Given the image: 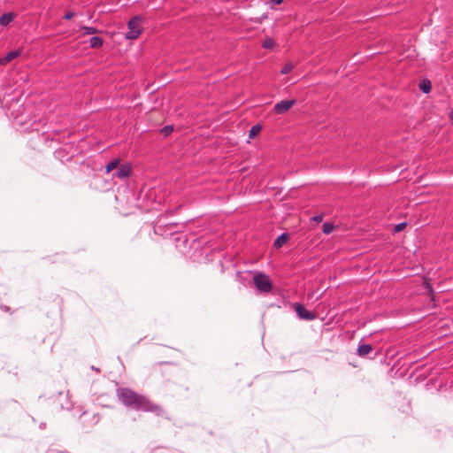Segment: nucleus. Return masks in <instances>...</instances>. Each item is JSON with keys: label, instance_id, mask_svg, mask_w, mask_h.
I'll use <instances>...</instances> for the list:
<instances>
[{"label": "nucleus", "instance_id": "nucleus-1", "mask_svg": "<svg viewBox=\"0 0 453 453\" xmlns=\"http://www.w3.org/2000/svg\"><path fill=\"white\" fill-rule=\"evenodd\" d=\"M118 399L127 408L146 412H158L160 407L153 403L146 396L141 395L129 388H119L117 391Z\"/></svg>", "mask_w": 453, "mask_h": 453}, {"label": "nucleus", "instance_id": "nucleus-2", "mask_svg": "<svg viewBox=\"0 0 453 453\" xmlns=\"http://www.w3.org/2000/svg\"><path fill=\"white\" fill-rule=\"evenodd\" d=\"M128 32L123 34V37L129 40H134L142 33V19L140 16L133 17L127 23Z\"/></svg>", "mask_w": 453, "mask_h": 453}, {"label": "nucleus", "instance_id": "nucleus-3", "mask_svg": "<svg viewBox=\"0 0 453 453\" xmlns=\"http://www.w3.org/2000/svg\"><path fill=\"white\" fill-rule=\"evenodd\" d=\"M256 288L263 293H268L272 289V283L267 275L262 273H256L253 278Z\"/></svg>", "mask_w": 453, "mask_h": 453}, {"label": "nucleus", "instance_id": "nucleus-4", "mask_svg": "<svg viewBox=\"0 0 453 453\" xmlns=\"http://www.w3.org/2000/svg\"><path fill=\"white\" fill-rule=\"evenodd\" d=\"M91 186L100 192H107L112 188L113 182L112 179H105L101 175H97L93 178Z\"/></svg>", "mask_w": 453, "mask_h": 453}, {"label": "nucleus", "instance_id": "nucleus-5", "mask_svg": "<svg viewBox=\"0 0 453 453\" xmlns=\"http://www.w3.org/2000/svg\"><path fill=\"white\" fill-rule=\"evenodd\" d=\"M119 159L115 158V177L125 180L132 173V165L130 163H125L119 165Z\"/></svg>", "mask_w": 453, "mask_h": 453}, {"label": "nucleus", "instance_id": "nucleus-6", "mask_svg": "<svg viewBox=\"0 0 453 453\" xmlns=\"http://www.w3.org/2000/svg\"><path fill=\"white\" fill-rule=\"evenodd\" d=\"M293 308L301 319L314 320L316 319V315L313 312L307 311L305 307L299 303H295Z\"/></svg>", "mask_w": 453, "mask_h": 453}, {"label": "nucleus", "instance_id": "nucleus-7", "mask_svg": "<svg viewBox=\"0 0 453 453\" xmlns=\"http://www.w3.org/2000/svg\"><path fill=\"white\" fill-rule=\"evenodd\" d=\"M296 104V101L295 99L282 100L275 104L273 111L276 114H284L288 111Z\"/></svg>", "mask_w": 453, "mask_h": 453}, {"label": "nucleus", "instance_id": "nucleus-8", "mask_svg": "<svg viewBox=\"0 0 453 453\" xmlns=\"http://www.w3.org/2000/svg\"><path fill=\"white\" fill-rule=\"evenodd\" d=\"M58 402L59 405V409L61 410H71L73 403L68 397V394H65L63 392H59L58 395Z\"/></svg>", "mask_w": 453, "mask_h": 453}, {"label": "nucleus", "instance_id": "nucleus-9", "mask_svg": "<svg viewBox=\"0 0 453 453\" xmlns=\"http://www.w3.org/2000/svg\"><path fill=\"white\" fill-rule=\"evenodd\" d=\"M94 401L102 407H110L112 402L111 395L105 394L98 395Z\"/></svg>", "mask_w": 453, "mask_h": 453}, {"label": "nucleus", "instance_id": "nucleus-10", "mask_svg": "<svg viewBox=\"0 0 453 453\" xmlns=\"http://www.w3.org/2000/svg\"><path fill=\"white\" fill-rule=\"evenodd\" d=\"M20 50H12L8 52L6 56L0 60V64L6 65L10 63L13 59L17 58L20 55Z\"/></svg>", "mask_w": 453, "mask_h": 453}, {"label": "nucleus", "instance_id": "nucleus-11", "mask_svg": "<svg viewBox=\"0 0 453 453\" xmlns=\"http://www.w3.org/2000/svg\"><path fill=\"white\" fill-rule=\"evenodd\" d=\"M14 16L12 13H4L0 17V25L3 27L8 26L13 19Z\"/></svg>", "mask_w": 453, "mask_h": 453}, {"label": "nucleus", "instance_id": "nucleus-12", "mask_svg": "<svg viewBox=\"0 0 453 453\" xmlns=\"http://www.w3.org/2000/svg\"><path fill=\"white\" fill-rule=\"evenodd\" d=\"M372 350V348L370 344H361L357 349V353L359 356L364 357L369 354Z\"/></svg>", "mask_w": 453, "mask_h": 453}, {"label": "nucleus", "instance_id": "nucleus-13", "mask_svg": "<svg viewBox=\"0 0 453 453\" xmlns=\"http://www.w3.org/2000/svg\"><path fill=\"white\" fill-rule=\"evenodd\" d=\"M288 234H281L275 241H274V247L280 248L287 241H288Z\"/></svg>", "mask_w": 453, "mask_h": 453}, {"label": "nucleus", "instance_id": "nucleus-14", "mask_svg": "<svg viewBox=\"0 0 453 453\" xmlns=\"http://www.w3.org/2000/svg\"><path fill=\"white\" fill-rule=\"evenodd\" d=\"M275 46V42L271 37H265L262 42V47L266 50H272Z\"/></svg>", "mask_w": 453, "mask_h": 453}, {"label": "nucleus", "instance_id": "nucleus-15", "mask_svg": "<svg viewBox=\"0 0 453 453\" xmlns=\"http://www.w3.org/2000/svg\"><path fill=\"white\" fill-rule=\"evenodd\" d=\"M419 88L420 90H422L424 93L427 94L431 91V88H432V85H431V82L427 80H425L423 81H421L419 83Z\"/></svg>", "mask_w": 453, "mask_h": 453}, {"label": "nucleus", "instance_id": "nucleus-16", "mask_svg": "<svg viewBox=\"0 0 453 453\" xmlns=\"http://www.w3.org/2000/svg\"><path fill=\"white\" fill-rule=\"evenodd\" d=\"M89 42L91 47L97 48L103 44V40L101 37L93 36L90 38Z\"/></svg>", "mask_w": 453, "mask_h": 453}, {"label": "nucleus", "instance_id": "nucleus-17", "mask_svg": "<svg viewBox=\"0 0 453 453\" xmlns=\"http://www.w3.org/2000/svg\"><path fill=\"white\" fill-rule=\"evenodd\" d=\"M334 226L330 222H325L322 226V231L325 234H329L333 232Z\"/></svg>", "mask_w": 453, "mask_h": 453}, {"label": "nucleus", "instance_id": "nucleus-18", "mask_svg": "<svg viewBox=\"0 0 453 453\" xmlns=\"http://www.w3.org/2000/svg\"><path fill=\"white\" fill-rule=\"evenodd\" d=\"M261 130V126L259 125H254L251 127L249 132L250 138H254Z\"/></svg>", "mask_w": 453, "mask_h": 453}, {"label": "nucleus", "instance_id": "nucleus-19", "mask_svg": "<svg viewBox=\"0 0 453 453\" xmlns=\"http://www.w3.org/2000/svg\"><path fill=\"white\" fill-rule=\"evenodd\" d=\"M173 130V126H165L162 129H161V133L165 135V136H167L169 135Z\"/></svg>", "mask_w": 453, "mask_h": 453}, {"label": "nucleus", "instance_id": "nucleus-20", "mask_svg": "<svg viewBox=\"0 0 453 453\" xmlns=\"http://www.w3.org/2000/svg\"><path fill=\"white\" fill-rule=\"evenodd\" d=\"M81 30H83V34L85 35H93L96 33V29L92 27H82Z\"/></svg>", "mask_w": 453, "mask_h": 453}, {"label": "nucleus", "instance_id": "nucleus-21", "mask_svg": "<svg viewBox=\"0 0 453 453\" xmlns=\"http://www.w3.org/2000/svg\"><path fill=\"white\" fill-rule=\"evenodd\" d=\"M293 70V65L292 64H286L283 68L281 69L280 73L282 74H287L288 73H290L291 71Z\"/></svg>", "mask_w": 453, "mask_h": 453}, {"label": "nucleus", "instance_id": "nucleus-22", "mask_svg": "<svg viewBox=\"0 0 453 453\" xmlns=\"http://www.w3.org/2000/svg\"><path fill=\"white\" fill-rule=\"evenodd\" d=\"M113 170V159L110 160L105 167V173L109 174Z\"/></svg>", "mask_w": 453, "mask_h": 453}, {"label": "nucleus", "instance_id": "nucleus-23", "mask_svg": "<svg viewBox=\"0 0 453 453\" xmlns=\"http://www.w3.org/2000/svg\"><path fill=\"white\" fill-rule=\"evenodd\" d=\"M323 219V216L322 215H316V216H313L311 218V220L315 221V222H321Z\"/></svg>", "mask_w": 453, "mask_h": 453}, {"label": "nucleus", "instance_id": "nucleus-24", "mask_svg": "<svg viewBox=\"0 0 453 453\" xmlns=\"http://www.w3.org/2000/svg\"><path fill=\"white\" fill-rule=\"evenodd\" d=\"M406 223H400L398 225L395 226V231L399 232L401 230H403L405 226Z\"/></svg>", "mask_w": 453, "mask_h": 453}, {"label": "nucleus", "instance_id": "nucleus-25", "mask_svg": "<svg viewBox=\"0 0 453 453\" xmlns=\"http://www.w3.org/2000/svg\"><path fill=\"white\" fill-rule=\"evenodd\" d=\"M74 15H75V14H74V12H66V13L65 14V17H64V18H65V19H73V18L74 17Z\"/></svg>", "mask_w": 453, "mask_h": 453}, {"label": "nucleus", "instance_id": "nucleus-26", "mask_svg": "<svg viewBox=\"0 0 453 453\" xmlns=\"http://www.w3.org/2000/svg\"><path fill=\"white\" fill-rule=\"evenodd\" d=\"M48 453H69V452H67V451H61V450H58V449H50L48 451Z\"/></svg>", "mask_w": 453, "mask_h": 453}, {"label": "nucleus", "instance_id": "nucleus-27", "mask_svg": "<svg viewBox=\"0 0 453 453\" xmlns=\"http://www.w3.org/2000/svg\"><path fill=\"white\" fill-rule=\"evenodd\" d=\"M273 4H280L283 0H269Z\"/></svg>", "mask_w": 453, "mask_h": 453}, {"label": "nucleus", "instance_id": "nucleus-28", "mask_svg": "<svg viewBox=\"0 0 453 453\" xmlns=\"http://www.w3.org/2000/svg\"><path fill=\"white\" fill-rule=\"evenodd\" d=\"M91 369H92V370H95V371H96V372H99V369H98V368H96L95 366H91Z\"/></svg>", "mask_w": 453, "mask_h": 453}]
</instances>
